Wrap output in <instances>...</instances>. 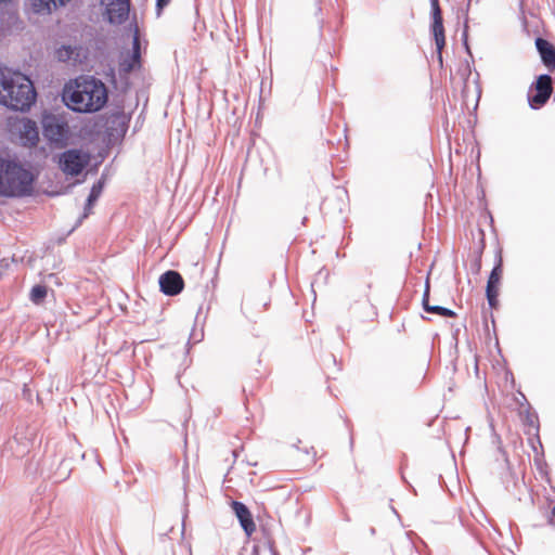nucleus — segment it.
<instances>
[{
	"label": "nucleus",
	"mask_w": 555,
	"mask_h": 555,
	"mask_svg": "<svg viewBox=\"0 0 555 555\" xmlns=\"http://www.w3.org/2000/svg\"><path fill=\"white\" fill-rule=\"evenodd\" d=\"M423 307H424L425 311L430 312V313H435V314L446 317V318L455 317V312L448 308L429 305V282L428 281L426 283V289H425V293L423 296Z\"/></svg>",
	"instance_id": "dca6fc26"
},
{
	"label": "nucleus",
	"mask_w": 555,
	"mask_h": 555,
	"mask_svg": "<svg viewBox=\"0 0 555 555\" xmlns=\"http://www.w3.org/2000/svg\"><path fill=\"white\" fill-rule=\"evenodd\" d=\"M555 520V506L552 508V512H551V521H554Z\"/></svg>",
	"instance_id": "5701e85b"
},
{
	"label": "nucleus",
	"mask_w": 555,
	"mask_h": 555,
	"mask_svg": "<svg viewBox=\"0 0 555 555\" xmlns=\"http://www.w3.org/2000/svg\"><path fill=\"white\" fill-rule=\"evenodd\" d=\"M473 269H474V272L476 274L480 273V270H481V256L476 257V259L474 260Z\"/></svg>",
	"instance_id": "aec40b11"
},
{
	"label": "nucleus",
	"mask_w": 555,
	"mask_h": 555,
	"mask_svg": "<svg viewBox=\"0 0 555 555\" xmlns=\"http://www.w3.org/2000/svg\"><path fill=\"white\" fill-rule=\"evenodd\" d=\"M33 11L37 14H51L65 7L69 0H28Z\"/></svg>",
	"instance_id": "2eb2a0df"
},
{
	"label": "nucleus",
	"mask_w": 555,
	"mask_h": 555,
	"mask_svg": "<svg viewBox=\"0 0 555 555\" xmlns=\"http://www.w3.org/2000/svg\"><path fill=\"white\" fill-rule=\"evenodd\" d=\"M140 67V42L139 38L135 35L133 38V52L128 53L120 62H119V72L127 75L132 70Z\"/></svg>",
	"instance_id": "4468645a"
},
{
	"label": "nucleus",
	"mask_w": 555,
	"mask_h": 555,
	"mask_svg": "<svg viewBox=\"0 0 555 555\" xmlns=\"http://www.w3.org/2000/svg\"><path fill=\"white\" fill-rule=\"evenodd\" d=\"M431 20L430 30L437 49V59L439 64L442 65V50L446 47V34L441 8L431 9Z\"/></svg>",
	"instance_id": "6e6552de"
},
{
	"label": "nucleus",
	"mask_w": 555,
	"mask_h": 555,
	"mask_svg": "<svg viewBox=\"0 0 555 555\" xmlns=\"http://www.w3.org/2000/svg\"><path fill=\"white\" fill-rule=\"evenodd\" d=\"M535 47L543 64L551 72H555V47L550 41L543 38L535 39Z\"/></svg>",
	"instance_id": "ddd939ff"
},
{
	"label": "nucleus",
	"mask_w": 555,
	"mask_h": 555,
	"mask_svg": "<svg viewBox=\"0 0 555 555\" xmlns=\"http://www.w3.org/2000/svg\"><path fill=\"white\" fill-rule=\"evenodd\" d=\"M35 100L36 91L27 76L0 67V104L23 112L28 109Z\"/></svg>",
	"instance_id": "f03ea898"
},
{
	"label": "nucleus",
	"mask_w": 555,
	"mask_h": 555,
	"mask_svg": "<svg viewBox=\"0 0 555 555\" xmlns=\"http://www.w3.org/2000/svg\"><path fill=\"white\" fill-rule=\"evenodd\" d=\"M231 507L240 520V524L242 528L244 529L245 533L250 537L256 531V524L254 521L253 515L247 508L245 504L238 501H233L231 503Z\"/></svg>",
	"instance_id": "f8f14e48"
},
{
	"label": "nucleus",
	"mask_w": 555,
	"mask_h": 555,
	"mask_svg": "<svg viewBox=\"0 0 555 555\" xmlns=\"http://www.w3.org/2000/svg\"><path fill=\"white\" fill-rule=\"evenodd\" d=\"M108 100L104 82L94 77L80 76L67 82L63 89V101L68 108L78 113H96Z\"/></svg>",
	"instance_id": "f257e3e1"
},
{
	"label": "nucleus",
	"mask_w": 555,
	"mask_h": 555,
	"mask_svg": "<svg viewBox=\"0 0 555 555\" xmlns=\"http://www.w3.org/2000/svg\"><path fill=\"white\" fill-rule=\"evenodd\" d=\"M47 296V287L44 285H36L30 291V300L39 305L41 304Z\"/></svg>",
	"instance_id": "a211bd4d"
},
{
	"label": "nucleus",
	"mask_w": 555,
	"mask_h": 555,
	"mask_svg": "<svg viewBox=\"0 0 555 555\" xmlns=\"http://www.w3.org/2000/svg\"><path fill=\"white\" fill-rule=\"evenodd\" d=\"M553 92V81L550 75H540L531 85L528 94L529 105L538 109L546 104Z\"/></svg>",
	"instance_id": "39448f33"
},
{
	"label": "nucleus",
	"mask_w": 555,
	"mask_h": 555,
	"mask_svg": "<svg viewBox=\"0 0 555 555\" xmlns=\"http://www.w3.org/2000/svg\"><path fill=\"white\" fill-rule=\"evenodd\" d=\"M105 7V13L112 24H120L129 14V0H101Z\"/></svg>",
	"instance_id": "9d476101"
},
{
	"label": "nucleus",
	"mask_w": 555,
	"mask_h": 555,
	"mask_svg": "<svg viewBox=\"0 0 555 555\" xmlns=\"http://www.w3.org/2000/svg\"><path fill=\"white\" fill-rule=\"evenodd\" d=\"M160 291L167 296L180 294L184 287V281L177 271L169 270L159 276Z\"/></svg>",
	"instance_id": "9b49d317"
},
{
	"label": "nucleus",
	"mask_w": 555,
	"mask_h": 555,
	"mask_svg": "<svg viewBox=\"0 0 555 555\" xmlns=\"http://www.w3.org/2000/svg\"><path fill=\"white\" fill-rule=\"evenodd\" d=\"M102 188H103V184L101 181H99L98 183L93 184L92 189H91V192L88 196V201H87V207L86 209L90 210L93 203L99 198V196L101 195V192H102Z\"/></svg>",
	"instance_id": "6ab92c4d"
},
{
	"label": "nucleus",
	"mask_w": 555,
	"mask_h": 555,
	"mask_svg": "<svg viewBox=\"0 0 555 555\" xmlns=\"http://www.w3.org/2000/svg\"><path fill=\"white\" fill-rule=\"evenodd\" d=\"M171 0H157L156 1V7L158 9V11H162L166 5L169 4Z\"/></svg>",
	"instance_id": "412c9836"
},
{
	"label": "nucleus",
	"mask_w": 555,
	"mask_h": 555,
	"mask_svg": "<svg viewBox=\"0 0 555 555\" xmlns=\"http://www.w3.org/2000/svg\"><path fill=\"white\" fill-rule=\"evenodd\" d=\"M55 56L61 62L76 61L80 56V49L72 46H62L55 51Z\"/></svg>",
	"instance_id": "f3484780"
},
{
	"label": "nucleus",
	"mask_w": 555,
	"mask_h": 555,
	"mask_svg": "<svg viewBox=\"0 0 555 555\" xmlns=\"http://www.w3.org/2000/svg\"><path fill=\"white\" fill-rule=\"evenodd\" d=\"M12 129L15 133L18 134V139L24 146H35L39 141L37 124L31 119H16L12 124Z\"/></svg>",
	"instance_id": "0eeeda50"
},
{
	"label": "nucleus",
	"mask_w": 555,
	"mask_h": 555,
	"mask_svg": "<svg viewBox=\"0 0 555 555\" xmlns=\"http://www.w3.org/2000/svg\"><path fill=\"white\" fill-rule=\"evenodd\" d=\"M35 177L22 165L0 158V196L22 197L33 192Z\"/></svg>",
	"instance_id": "7ed1b4c3"
},
{
	"label": "nucleus",
	"mask_w": 555,
	"mask_h": 555,
	"mask_svg": "<svg viewBox=\"0 0 555 555\" xmlns=\"http://www.w3.org/2000/svg\"><path fill=\"white\" fill-rule=\"evenodd\" d=\"M44 138L56 147H64L70 139V129L62 115L44 114L41 120Z\"/></svg>",
	"instance_id": "20e7f679"
},
{
	"label": "nucleus",
	"mask_w": 555,
	"mask_h": 555,
	"mask_svg": "<svg viewBox=\"0 0 555 555\" xmlns=\"http://www.w3.org/2000/svg\"><path fill=\"white\" fill-rule=\"evenodd\" d=\"M503 276V266H502V258L499 257L498 263L492 269L488 282H487V288H486V295L489 302V306L491 308L498 307V296H499V288L501 284V280Z\"/></svg>",
	"instance_id": "1a4fd4ad"
},
{
	"label": "nucleus",
	"mask_w": 555,
	"mask_h": 555,
	"mask_svg": "<svg viewBox=\"0 0 555 555\" xmlns=\"http://www.w3.org/2000/svg\"><path fill=\"white\" fill-rule=\"evenodd\" d=\"M89 160L88 154L79 150H67L59 156V167L66 176L76 177L82 172Z\"/></svg>",
	"instance_id": "423d86ee"
},
{
	"label": "nucleus",
	"mask_w": 555,
	"mask_h": 555,
	"mask_svg": "<svg viewBox=\"0 0 555 555\" xmlns=\"http://www.w3.org/2000/svg\"><path fill=\"white\" fill-rule=\"evenodd\" d=\"M431 9L440 8L439 0H430Z\"/></svg>",
	"instance_id": "4be33fe9"
}]
</instances>
